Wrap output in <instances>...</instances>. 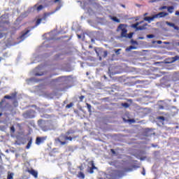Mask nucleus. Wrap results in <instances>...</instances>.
Returning a JSON list of instances; mask_svg holds the SVG:
<instances>
[{"instance_id":"603ef678","label":"nucleus","mask_w":179,"mask_h":179,"mask_svg":"<svg viewBox=\"0 0 179 179\" xmlns=\"http://www.w3.org/2000/svg\"><path fill=\"white\" fill-rule=\"evenodd\" d=\"M159 75H157V74L156 75V77H157V78H159Z\"/></svg>"},{"instance_id":"052dcab7","label":"nucleus","mask_w":179,"mask_h":179,"mask_svg":"<svg viewBox=\"0 0 179 179\" xmlns=\"http://www.w3.org/2000/svg\"><path fill=\"white\" fill-rule=\"evenodd\" d=\"M154 146V148H156V145H153Z\"/></svg>"},{"instance_id":"8fccbe9b","label":"nucleus","mask_w":179,"mask_h":179,"mask_svg":"<svg viewBox=\"0 0 179 179\" xmlns=\"http://www.w3.org/2000/svg\"><path fill=\"white\" fill-rule=\"evenodd\" d=\"M3 59V58L2 57H0V62H1V61Z\"/></svg>"},{"instance_id":"7c9ffc66","label":"nucleus","mask_w":179,"mask_h":179,"mask_svg":"<svg viewBox=\"0 0 179 179\" xmlns=\"http://www.w3.org/2000/svg\"><path fill=\"white\" fill-rule=\"evenodd\" d=\"M58 141L60 143V145H66V141H62L61 140H58Z\"/></svg>"},{"instance_id":"20e7f679","label":"nucleus","mask_w":179,"mask_h":179,"mask_svg":"<svg viewBox=\"0 0 179 179\" xmlns=\"http://www.w3.org/2000/svg\"><path fill=\"white\" fill-rule=\"evenodd\" d=\"M76 131L70 129H69L65 134H62L60 136V138H63V139H64V141H70L71 142V141H73V139H76V138H78L77 136H69V135H73V134H75Z\"/></svg>"},{"instance_id":"a211bd4d","label":"nucleus","mask_w":179,"mask_h":179,"mask_svg":"<svg viewBox=\"0 0 179 179\" xmlns=\"http://www.w3.org/2000/svg\"><path fill=\"white\" fill-rule=\"evenodd\" d=\"M111 20H113V22H115L116 23H120L121 20L120 19L117 18V17H110Z\"/></svg>"},{"instance_id":"4be33fe9","label":"nucleus","mask_w":179,"mask_h":179,"mask_svg":"<svg viewBox=\"0 0 179 179\" xmlns=\"http://www.w3.org/2000/svg\"><path fill=\"white\" fill-rule=\"evenodd\" d=\"M132 36H134V33L127 34V36H124V38H132Z\"/></svg>"},{"instance_id":"f257e3e1","label":"nucleus","mask_w":179,"mask_h":179,"mask_svg":"<svg viewBox=\"0 0 179 179\" xmlns=\"http://www.w3.org/2000/svg\"><path fill=\"white\" fill-rule=\"evenodd\" d=\"M45 2H47L48 5H51V3H57V2H58L59 6L55 8V10L49 13H45L42 18H38L36 20L35 26H38V24L41 23L42 20H45L47 17H49V16H51V15H54L55 12H57V10H59V9L62 8V1H61V0H45Z\"/></svg>"},{"instance_id":"a878e982","label":"nucleus","mask_w":179,"mask_h":179,"mask_svg":"<svg viewBox=\"0 0 179 179\" xmlns=\"http://www.w3.org/2000/svg\"><path fill=\"white\" fill-rule=\"evenodd\" d=\"M62 54H57V55H56L55 56V59H56V60L59 59H60L59 57H62Z\"/></svg>"},{"instance_id":"37998d69","label":"nucleus","mask_w":179,"mask_h":179,"mask_svg":"<svg viewBox=\"0 0 179 179\" xmlns=\"http://www.w3.org/2000/svg\"><path fill=\"white\" fill-rule=\"evenodd\" d=\"M60 79H61V78H57L56 80H54V82H59Z\"/></svg>"},{"instance_id":"6e6d98bb","label":"nucleus","mask_w":179,"mask_h":179,"mask_svg":"<svg viewBox=\"0 0 179 179\" xmlns=\"http://www.w3.org/2000/svg\"><path fill=\"white\" fill-rule=\"evenodd\" d=\"M78 37H79V38H80V35H78Z\"/></svg>"},{"instance_id":"bf43d9fd","label":"nucleus","mask_w":179,"mask_h":179,"mask_svg":"<svg viewBox=\"0 0 179 179\" xmlns=\"http://www.w3.org/2000/svg\"><path fill=\"white\" fill-rule=\"evenodd\" d=\"M123 8H125V6H122Z\"/></svg>"},{"instance_id":"2f4dec72","label":"nucleus","mask_w":179,"mask_h":179,"mask_svg":"<svg viewBox=\"0 0 179 179\" xmlns=\"http://www.w3.org/2000/svg\"><path fill=\"white\" fill-rule=\"evenodd\" d=\"M164 9H167V6H162V7L159 8V10H164Z\"/></svg>"},{"instance_id":"f3484780","label":"nucleus","mask_w":179,"mask_h":179,"mask_svg":"<svg viewBox=\"0 0 179 179\" xmlns=\"http://www.w3.org/2000/svg\"><path fill=\"white\" fill-rule=\"evenodd\" d=\"M167 10L169 13H173V12H174V6H171L167 7Z\"/></svg>"},{"instance_id":"72a5a7b5","label":"nucleus","mask_w":179,"mask_h":179,"mask_svg":"<svg viewBox=\"0 0 179 179\" xmlns=\"http://www.w3.org/2000/svg\"><path fill=\"white\" fill-rule=\"evenodd\" d=\"M157 120H161L162 121H164L165 118H164V117H163V116H159V117H157Z\"/></svg>"},{"instance_id":"79ce46f5","label":"nucleus","mask_w":179,"mask_h":179,"mask_svg":"<svg viewBox=\"0 0 179 179\" xmlns=\"http://www.w3.org/2000/svg\"><path fill=\"white\" fill-rule=\"evenodd\" d=\"M175 15H176V16H179V11H176Z\"/></svg>"},{"instance_id":"7ed1b4c3","label":"nucleus","mask_w":179,"mask_h":179,"mask_svg":"<svg viewBox=\"0 0 179 179\" xmlns=\"http://www.w3.org/2000/svg\"><path fill=\"white\" fill-rule=\"evenodd\" d=\"M166 16H169V13L165 12H160L157 14H155L151 17H145L144 18V20L145 22H148V23H150V22H153L155 19H160L162 17H166Z\"/></svg>"},{"instance_id":"9b49d317","label":"nucleus","mask_w":179,"mask_h":179,"mask_svg":"<svg viewBox=\"0 0 179 179\" xmlns=\"http://www.w3.org/2000/svg\"><path fill=\"white\" fill-rule=\"evenodd\" d=\"M29 33H30V30H29V29H27L24 32L22 31L21 36H20V37H19V39L22 40V41L24 40V38H26V37H27V34H29Z\"/></svg>"},{"instance_id":"13d9d810","label":"nucleus","mask_w":179,"mask_h":179,"mask_svg":"<svg viewBox=\"0 0 179 179\" xmlns=\"http://www.w3.org/2000/svg\"><path fill=\"white\" fill-rule=\"evenodd\" d=\"M87 75H89V72H87Z\"/></svg>"},{"instance_id":"393cba45","label":"nucleus","mask_w":179,"mask_h":179,"mask_svg":"<svg viewBox=\"0 0 179 179\" xmlns=\"http://www.w3.org/2000/svg\"><path fill=\"white\" fill-rule=\"evenodd\" d=\"M5 30H6V28H3V25L0 22V31H5Z\"/></svg>"},{"instance_id":"0eeeda50","label":"nucleus","mask_w":179,"mask_h":179,"mask_svg":"<svg viewBox=\"0 0 179 179\" xmlns=\"http://www.w3.org/2000/svg\"><path fill=\"white\" fill-rule=\"evenodd\" d=\"M146 26H148V24L144 23L143 21H141L132 24V27L136 29V30H145V29H146Z\"/></svg>"},{"instance_id":"dca6fc26","label":"nucleus","mask_w":179,"mask_h":179,"mask_svg":"<svg viewBox=\"0 0 179 179\" xmlns=\"http://www.w3.org/2000/svg\"><path fill=\"white\" fill-rule=\"evenodd\" d=\"M77 177L78 178H80V179H85V173L82 171H79L78 175H77Z\"/></svg>"},{"instance_id":"bb28decb","label":"nucleus","mask_w":179,"mask_h":179,"mask_svg":"<svg viewBox=\"0 0 179 179\" xmlns=\"http://www.w3.org/2000/svg\"><path fill=\"white\" fill-rule=\"evenodd\" d=\"M71 107H73V103L71 102L69 104L66 106V108H71Z\"/></svg>"},{"instance_id":"864d4df0","label":"nucleus","mask_w":179,"mask_h":179,"mask_svg":"<svg viewBox=\"0 0 179 179\" xmlns=\"http://www.w3.org/2000/svg\"><path fill=\"white\" fill-rule=\"evenodd\" d=\"M89 48H92V45H90V46H89Z\"/></svg>"},{"instance_id":"39448f33","label":"nucleus","mask_w":179,"mask_h":179,"mask_svg":"<svg viewBox=\"0 0 179 179\" xmlns=\"http://www.w3.org/2000/svg\"><path fill=\"white\" fill-rule=\"evenodd\" d=\"M127 25L125 24H120L117 27L116 31L120 33V37L124 38L127 37V33H128V29H127Z\"/></svg>"},{"instance_id":"a18cd8bd","label":"nucleus","mask_w":179,"mask_h":179,"mask_svg":"<svg viewBox=\"0 0 179 179\" xmlns=\"http://www.w3.org/2000/svg\"><path fill=\"white\" fill-rule=\"evenodd\" d=\"M3 37V34L0 33V38H2Z\"/></svg>"},{"instance_id":"58836bf2","label":"nucleus","mask_w":179,"mask_h":179,"mask_svg":"<svg viewBox=\"0 0 179 179\" xmlns=\"http://www.w3.org/2000/svg\"><path fill=\"white\" fill-rule=\"evenodd\" d=\"M10 131H11V132L15 133V127L12 126L10 127Z\"/></svg>"},{"instance_id":"4d7b16f0","label":"nucleus","mask_w":179,"mask_h":179,"mask_svg":"<svg viewBox=\"0 0 179 179\" xmlns=\"http://www.w3.org/2000/svg\"><path fill=\"white\" fill-rule=\"evenodd\" d=\"M141 38V40H143V38Z\"/></svg>"},{"instance_id":"5701e85b","label":"nucleus","mask_w":179,"mask_h":179,"mask_svg":"<svg viewBox=\"0 0 179 179\" xmlns=\"http://www.w3.org/2000/svg\"><path fill=\"white\" fill-rule=\"evenodd\" d=\"M135 48H136L135 46L131 45L126 49V51H131V50H135Z\"/></svg>"},{"instance_id":"2eb2a0df","label":"nucleus","mask_w":179,"mask_h":179,"mask_svg":"<svg viewBox=\"0 0 179 179\" xmlns=\"http://www.w3.org/2000/svg\"><path fill=\"white\" fill-rule=\"evenodd\" d=\"M115 173L117 177H123V176H125L124 171L117 170L115 171Z\"/></svg>"},{"instance_id":"ddd939ff","label":"nucleus","mask_w":179,"mask_h":179,"mask_svg":"<svg viewBox=\"0 0 179 179\" xmlns=\"http://www.w3.org/2000/svg\"><path fill=\"white\" fill-rule=\"evenodd\" d=\"M17 94H16V92H14L13 94H11V96L10 95H6L4 96V99H7L8 100H12V99H16V96Z\"/></svg>"},{"instance_id":"412c9836","label":"nucleus","mask_w":179,"mask_h":179,"mask_svg":"<svg viewBox=\"0 0 179 179\" xmlns=\"http://www.w3.org/2000/svg\"><path fill=\"white\" fill-rule=\"evenodd\" d=\"M13 173H8V176H7V179H13Z\"/></svg>"},{"instance_id":"c756f323","label":"nucleus","mask_w":179,"mask_h":179,"mask_svg":"<svg viewBox=\"0 0 179 179\" xmlns=\"http://www.w3.org/2000/svg\"><path fill=\"white\" fill-rule=\"evenodd\" d=\"M44 75V73H36L35 76H43Z\"/></svg>"},{"instance_id":"6ab92c4d","label":"nucleus","mask_w":179,"mask_h":179,"mask_svg":"<svg viewBox=\"0 0 179 179\" xmlns=\"http://www.w3.org/2000/svg\"><path fill=\"white\" fill-rule=\"evenodd\" d=\"M31 143H33V141L31 140V138L29 141L27 146H26V149H30V147L31 146Z\"/></svg>"},{"instance_id":"5fc2aeb1","label":"nucleus","mask_w":179,"mask_h":179,"mask_svg":"<svg viewBox=\"0 0 179 179\" xmlns=\"http://www.w3.org/2000/svg\"><path fill=\"white\" fill-rule=\"evenodd\" d=\"M2 116V113H0V117H1Z\"/></svg>"},{"instance_id":"f704fd0d","label":"nucleus","mask_w":179,"mask_h":179,"mask_svg":"<svg viewBox=\"0 0 179 179\" xmlns=\"http://www.w3.org/2000/svg\"><path fill=\"white\" fill-rule=\"evenodd\" d=\"M141 174H142L143 176H146V171H145V168H143V171H142V172H141Z\"/></svg>"},{"instance_id":"4c0bfd02","label":"nucleus","mask_w":179,"mask_h":179,"mask_svg":"<svg viewBox=\"0 0 179 179\" xmlns=\"http://www.w3.org/2000/svg\"><path fill=\"white\" fill-rule=\"evenodd\" d=\"M127 122H135V120L134 119H129L128 120H127Z\"/></svg>"},{"instance_id":"de8ad7c7","label":"nucleus","mask_w":179,"mask_h":179,"mask_svg":"<svg viewBox=\"0 0 179 179\" xmlns=\"http://www.w3.org/2000/svg\"><path fill=\"white\" fill-rule=\"evenodd\" d=\"M111 152H113V153H115V151H114L113 149L111 150Z\"/></svg>"},{"instance_id":"cd10ccee","label":"nucleus","mask_w":179,"mask_h":179,"mask_svg":"<svg viewBox=\"0 0 179 179\" xmlns=\"http://www.w3.org/2000/svg\"><path fill=\"white\" fill-rule=\"evenodd\" d=\"M87 108L88 109L89 111H92V105L87 103Z\"/></svg>"},{"instance_id":"c9c22d12","label":"nucleus","mask_w":179,"mask_h":179,"mask_svg":"<svg viewBox=\"0 0 179 179\" xmlns=\"http://www.w3.org/2000/svg\"><path fill=\"white\" fill-rule=\"evenodd\" d=\"M79 99H80V101H83V99H85V96L81 95V96L79 97Z\"/></svg>"},{"instance_id":"f03ea898","label":"nucleus","mask_w":179,"mask_h":179,"mask_svg":"<svg viewBox=\"0 0 179 179\" xmlns=\"http://www.w3.org/2000/svg\"><path fill=\"white\" fill-rule=\"evenodd\" d=\"M38 125L44 132L54 129V123L51 120H44L41 119L38 120Z\"/></svg>"},{"instance_id":"aec40b11","label":"nucleus","mask_w":179,"mask_h":179,"mask_svg":"<svg viewBox=\"0 0 179 179\" xmlns=\"http://www.w3.org/2000/svg\"><path fill=\"white\" fill-rule=\"evenodd\" d=\"M44 9V6L43 5H40L36 8L37 12H40L41 10H43Z\"/></svg>"},{"instance_id":"3c124183","label":"nucleus","mask_w":179,"mask_h":179,"mask_svg":"<svg viewBox=\"0 0 179 179\" xmlns=\"http://www.w3.org/2000/svg\"><path fill=\"white\" fill-rule=\"evenodd\" d=\"M95 52H96V54H99V52H97V50L95 49Z\"/></svg>"},{"instance_id":"e433bc0d","label":"nucleus","mask_w":179,"mask_h":179,"mask_svg":"<svg viewBox=\"0 0 179 179\" xmlns=\"http://www.w3.org/2000/svg\"><path fill=\"white\" fill-rule=\"evenodd\" d=\"M120 51H121V49H115V52L116 54H120Z\"/></svg>"},{"instance_id":"49530a36","label":"nucleus","mask_w":179,"mask_h":179,"mask_svg":"<svg viewBox=\"0 0 179 179\" xmlns=\"http://www.w3.org/2000/svg\"><path fill=\"white\" fill-rule=\"evenodd\" d=\"M158 44H162V41H158Z\"/></svg>"},{"instance_id":"473e14b6","label":"nucleus","mask_w":179,"mask_h":179,"mask_svg":"<svg viewBox=\"0 0 179 179\" xmlns=\"http://www.w3.org/2000/svg\"><path fill=\"white\" fill-rule=\"evenodd\" d=\"M147 37H148V38H153L155 37V35L149 34V35H147Z\"/></svg>"},{"instance_id":"1a4fd4ad","label":"nucleus","mask_w":179,"mask_h":179,"mask_svg":"<svg viewBox=\"0 0 179 179\" xmlns=\"http://www.w3.org/2000/svg\"><path fill=\"white\" fill-rule=\"evenodd\" d=\"M97 167L94 166V162L93 161L91 162V167L88 168V173L90 174H93L94 173V170H96Z\"/></svg>"},{"instance_id":"c03bdc74","label":"nucleus","mask_w":179,"mask_h":179,"mask_svg":"<svg viewBox=\"0 0 179 179\" xmlns=\"http://www.w3.org/2000/svg\"><path fill=\"white\" fill-rule=\"evenodd\" d=\"M150 2L151 3H153V2H156V0H151Z\"/></svg>"},{"instance_id":"9d476101","label":"nucleus","mask_w":179,"mask_h":179,"mask_svg":"<svg viewBox=\"0 0 179 179\" xmlns=\"http://www.w3.org/2000/svg\"><path fill=\"white\" fill-rule=\"evenodd\" d=\"M27 171V173L33 176L34 178H37L38 177V172H37V171H35L34 169H28Z\"/></svg>"},{"instance_id":"ea45409f","label":"nucleus","mask_w":179,"mask_h":179,"mask_svg":"<svg viewBox=\"0 0 179 179\" xmlns=\"http://www.w3.org/2000/svg\"><path fill=\"white\" fill-rule=\"evenodd\" d=\"M78 169L80 170V171H83L85 168H83V166L81 165V166H78Z\"/></svg>"},{"instance_id":"f8f14e48","label":"nucleus","mask_w":179,"mask_h":179,"mask_svg":"<svg viewBox=\"0 0 179 179\" xmlns=\"http://www.w3.org/2000/svg\"><path fill=\"white\" fill-rule=\"evenodd\" d=\"M45 139H47V136H45V137H37L36 140V143L37 145H40L41 143H44V141H45Z\"/></svg>"},{"instance_id":"c85d7f7f","label":"nucleus","mask_w":179,"mask_h":179,"mask_svg":"<svg viewBox=\"0 0 179 179\" xmlns=\"http://www.w3.org/2000/svg\"><path fill=\"white\" fill-rule=\"evenodd\" d=\"M107 55H108V52L107 50L103 51V58H106Z\"/></svg>"},{"instance_id":"423d86ee","label":"nucleus","mask_w":179,"mask_h":179,"mask_svg":"<svg viewBox=\"0 0 179 179\" xmlns=\"http://www.w3.org/2000/svg\"><path fill=\"white\" fill-rule=\"evenodd\" d=\"M22 117L24 118H25V120H29L31 118H34V117H36V110H34L33 109L27 110L22 114Z\"/></svg>"},{"instance_id":"4468645a","label":"nucleus","mask_w":179,"mask_h":179,"mask_svg":"<svg viewBox=\"0 0 179 179\" xmlns=\"http://www.w3.org/2000/svg\"><path fill=\"white\" fill-rule=\"evenodd\" d=\"M166 24H167V26H169L170 27H173V29H174L175 30H178V29H179L178 27V26H176V24L172 23V22H169V21H167V22H166Z\"/></svg>"},{"instance_id":"09e8293b","label":"nucleus","mask_w":179,"mask_h":179,"mask_svg":"<svg viewBox=\"0 0 179 179\" xmlns=\"http://www.w3.org/2000/svg\"><path fill=\"white\" fill-rule=\"evenodd\" d=\"M146 15H148V13H146L144 14V16H146Z\"/></svg>"},{"instance_id":"6e6552de","label":"nucleus","mask_w":179,"mask_h":179,"mask_svg":"<svg viewBox=\"0 0 179 179\" xmlns=\"http://www.w3.org/2000/svg\"><path fill=\"white\" fill-rule=\"evenodd\" d=\"M179 59V56L178 55H176L173 57H169L167 58L164 62H156L155 64H164V66H166V65L167 64H173L174 62H176V61H178Z\"/></svg>"},{"instance_id":"a19ab883","label":"nucleus","mask_w":179,"mask_h":179,"mask_svg":"<svg viewBox=\"0 0 179 179\" xmlns=\"http://www.w3.org/2000/svg\"><path fill=\"white\" fill-rule=\"evenodd\" d=\"M36 8H37V4L34 6V7L31 8V10H34L36 9Z\"/></svg>"},{"instance_id":"b1692460","label":"nucleus","mask_w":179,"mask_h":179,"mask_svg":"<svg viewBox=\"0 0 179 179\" xmlns=\"http://www.w3.org/2000/svg\"><path fill=\"white\" fill-rule=\"evenodd\" d=\"M122 107H124V108H128L129 107V103L125 102L122 103Z\"/></svg>"}]
</instances>
